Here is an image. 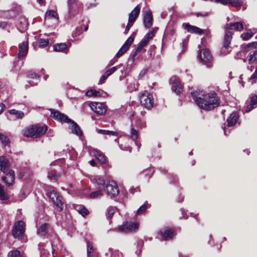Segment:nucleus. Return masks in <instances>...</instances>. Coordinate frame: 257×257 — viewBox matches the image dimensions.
I'll use <instances>...</instances> for the list:
<instances>
[{
	"label": "nucleus",
	"instance_id": "obj_41",
	"mask_svg": "<svg viewBox=\"0 0 257 257\" xmlns=\"http://www.w3.org/2000/svg\"><path fill=\"white\" fill-rule=\"evenodd\" d=\"M0 141L5 146H8L10 144V140L9 138L1 133H0Z\"/></svg>",
	"mask_w": 257,
	"mask_h": 257
},
{
	"label": "nucleus",
	"instance_id": "obj_3",
	"mask_svg": "<svg viewBox=\"0 0 257 257\" xmlns=\"http://www.w3.org/2000/svg\"><path fill=\"white\" fill-rule=\"evenodd\" d=\"M47 131L46 125H40L38 124L31 125L23 130V134L26 137L37 138L44 135Z\"/></svg>",
	"mask_w": 257,
	"mask_h": 257
},
{
	"label": "nucleus",
	"instance_id": "obj_14",
	"mask_svg": "<svg viewBox=\"0 0 257 257\" xmlns=\"http://www.w3.org/2000/svg\"><path fill=\"white\" fill-rule=\"evenodd\" d=\"M6 175L2 177V180L7 185L10 186L12 185L14 183L15 178V172L13 170H9L6 173H4Z\"/></svg>",
	"mask_w": 257,
	"mask_h": 257
},
{
	"label": "nucleus",
	"instance_id": "obj_26",
	"mask_svg": "<svg viewBox=\"0 0 257 257\" xmlns=\"http://www.w3.org/2000/svg\"><path fill=\"white\" fill-rule=\"evenodd\" d=\"M140 8L139 6L136 7L129 15L128 21L134 23L136 19L139 16L140 12Z\"/></svg>",
	"mask_w": 257,
	"mask_h": 257
},
{
	"label": "nucleus",
	"instance_id": "obj_45",
	"mask_svg": "<svg viewBox=\"0 0 257 257\" xmlns=\"http://www.w3.org/2000/svg\"><path fill=\"white\" fill-rule=\"evenodd\" d=\"M148 43L149 42L146 39L143 38V39L141 40V41L139 43L138 45V51L142 50L144 47L148 45Z\"/></svg>",
	"mask_w": 257,
	"mask_h": 257
},
{
	"label": "nucleus",
	"instance_id": "obj_33",
	"mask_svg": "<svg viewBox=\"0 0 257 257\" xmlns=\"http://www.w3.org/2000/svg\"><path fill=\"white\" fill-rule=\"evenodd\" d=\"M257 104V95L252 96L250 98V102L246 107V112L250 111L254 107V105Z\"/></svg>",
	"mask_w": 257,
	"mask_h": 257
},
{
	"label": "nucleus",
	"instance_id": "obj_13",
	"mask_svg": "<svg viewBox=\"0 0 257 257\" xmlns=\"http://www.w3.org/2000/svg\"><path fill=\"white\" fill-rule=\"evenodd\" d=\"M134 38L130 36L124 42L121 48L119 50L115 56V58H119L129 48L133 43Z\"/></svg>",
	"mask_w": 257,
	"mask_h": 257
},
{
	"label": "nucleus",
	"instance_id": "obj_35",
	"mask_svg": "<svg viewBox=\"0 0 257 257\" xmlns=\"http://www.w3.org/2000/svg\"><path fill=\"white\" fill-rule=\"evenodd\" d=\"M9 112L11 114L15 115L18 119H22L25 115L23 111L14 109L10 110Z\"/></svg>",
	"mask_w": 257,
	"mask_h": 257
},
{
	"label": "nucleus",
	"instance_id": "obj_10",
	"mask_svg": "<svg viewBox=\"0 0 257 257\" xmlns=\"http://www.w3.org/2000/svg\"><path fill=\"white\" fill-rule=\"evenodd\" d=\"M105 189L106 190L107 195L110 198L117 196L119 193L117 184L113 181H109Z\"/></svg>",
	"mask_w": 257,
	"mask_h": 257
},
{
	"label": "nucleus",
	"instance_id": "obj_6",
	"mask_svg": "<svg viewBox=\"0 0 257 257\" xmlns=\"http://www.w3.org/2000/svg\"><path fill=\"white\" fill-rule=\"evenodd\" d=\"M198 57L200 62L209 67L212 65V56L210 51L207 49H202L200 50Z\"/></svg>",
	"mask_w": 257,
	"mask_h": 257
},
{
	"label": "nucleus",
	"instance_id": "obj_30",
	"mask_svg": "<svg viewBox=\"0 0 257 257\" xmlns=\"http://www.w3.org/2000/svg\"><path fill=\"white\" fill-rule=\"evenodd\" d=\"M257 30L253 29L250 30L249 31L246 33H243L241 34V37L243 40L246 41L249 40L253 35L256 32Z\"/></svg>",
	"mask_w": 257,
	"mask_h": 257
},
{
	"label": "nucleus",
	"instance_id": "obj_40",
	"mask_svg": "<svg viewBox=\"0 0 257 257\" xmlns=\"http://www.w3.org/2000/svg\"><path fill=\"white\" fill-rule=\"evenodd\" d=\"M37 43L39 47L44 48L48 45L49 41L48 39L40 38L38 40Z\"/></svg>",
	"mask_w": 257,
	"mask_h": 257
},
{
	"label": "nucleus",
	"instance_id": "obj_1",
	"mask_svg": "<svg viewBox=\"0 0 257 257\" xmlns=\"http://www.w3.org/2000/svg\"><path fill=\"white\" fill-rule=\"evenodd\" d=\"M192 97L196 104L205 110H211L220 104V100L215 92L205 93L202 91L191 92Z\"/></svg>",
	"mask_w": 257,
	"mask_h": 257
},
{
	"label": "nucleus",
	"instance_id": "obj_51",
	"mask_svg": "<svg viewBox=\"0 0 257 257\" xmlns=\"http://www.w3.org/2000/svg\"><path fill=\"white\" fill-rule=\"evenodd\" d=\"M109 136H117L118 133L116 132L106 130L105 134Z\"/></svg>",
	"mask_w": 257,
	"mask_h": 257
},
{
	"label": "nucleus",
	"instance_id": "obj_17",
	"mask_svg": "<svg viewBox=\"0 0 257 257\" xmlns=\"http://www.w3.org/2000/svg\"><path fill=\"white\" fill-rule=\"evenodd\" d=\"M211 2L215 3H220L221 4L226 5H231L233 7H239L242 5L243 3L242 0H210Z\"/></svg>",
	"mask_w": 257,
	"mask_h": 257
},
{
	"label": "nucleus",
	"instance_id": "obj_57",
	"mask_svg": "<svg viewBox=\"0 0 257 257\" xmlns=\"http://www.w3.org/2000/svg\"><path fill=\"white\" fill-rule=\"evenodd\" d=\"M257 79V70L255 71V72L251 75L249 79L254 80Z\"/></svg>",
	"mask_w": 257,
	"mask_h": 257
},
{
	"label": "nucleus",
	"instance_id": "obj_60",
	"mask_svg": "<svg viewBox=\"0 0 257 257\" xmlns=\"http://www.w3.org/2000/svg\"><path fill=\"white\" fill-rule=\"evenodd\" d=\"M7 26V23L5 22H0V28H4Z\"/></svg>",
	"mask_w": 257,
	"mask_h": 257
},
{
	"label": "nucleus",
	"instance_id": "obj_59",
	"mask_svg": "<svg viewBox=\"0 0 257 257\" xmlns=\"http://www.w3.org/2000/svg\"><path fill=\"white\" fill-rule=\"evenodd\" d=\"M102 92H101L100 91H96L95 90H94V96H101V93Z\"/></svg>",
	"mask_w": 257,
	"mask_h": 257
},
{
	"label": "nucleus",
	"instance_id": "obj_53",
	"mask_svg": "<svg viewBox=\"0 0 257 257\" xmlns=\"http://www.w3.org/2000/svg\"><path fill=\"white\" fill-rule=\"evenodd\" d=\"M85 95L89 97L94 96V90L91 89V90H88L86 92Z\"/></svg>",
	"mask_w": 257,
	"mask_h": 257
},
{
	"label": "nucleus",
	"instance_id": "obj_48",
	"mask_svg": "<svg viewBox=\"0 0 257 257\" xmlns=\"http://www.w3.org/2000/svg\"><path fill=\"white\" fill-rule=\"evenodd\" d=\"M155 36V34H154V31H151L150 32L148 33L144 37L145 39H146L148 42H149Z\"/></svg>",
	"mask_w": 257,
	"mask_h": 257
},
{
	"label": "nucleus",
	"instance_id": "obj_63",
	"mask_svg": "<svg viewBox=\"0 0 257 257\" xmlns=\"http://www.w3.org/2000/svg\"><path fill=\"white\" fill-rule=\"evenodd\" d=\"M146 73V71H142L139 74V77H143Z\"/></svg>",
	"mask_w": 257,
	"mask_h": 257
},
{
	"label": "nucleus",
	"instance_id": "obj_46",
	"mask_svg": "<svg viewBox=\"0 0 257 257\" xmlns=\"http://www.w3.org/2000/svg\"><path fill=\"white\" fill-rule=\"evenodd\" d=\"M20 255V251L18 250L11 251L8 254V257H19Z\"/></svg>",
	"mask_w": 257,
	"mask_h": 257
},
{
	"label": "nucleus",
	"instance_id": "obj_8",
	"mask_svg": "<svg viewBox=\"0 0 257 257\" xmlns=\"http://www.w3.org/2000/svg\"><path fill=\"white\" fill-rule=\"evenodd\" d=\"M232 33L230 31H227L225 33L224 38L223 46L220 50V53L224 55L229 54L231 51L229 45L232 39Z\"/></svg>",
	"mask_w": 257,
	"mask_h": 257
},
{
	"label": "nucleus",
	"instance_id": "obj_43",
	"mask_svg": "<svg viewBox=\"0 0 257 257\" xmlns=\"http://www.w3.org/2000/svg\"><path fill=\"white\" fill-rule=\"evenodd\" d=\"M115 208L112 206H109L107 208L106 211V216L108 218L110 219L112 218L115 212Z\"/></svg>",
	"mask_w": 257,
	"mask_h": 257
},
{
	"label": "nucleus",
	"instance_id": "obj_4",
	"mask_svg": "<svg viewBox=\"0 0 257 257\" xmlns=\"http://www.w3.org/2000/svg\"><path fill=\"white\" fill-rule=\"evenodd\" d=\"M47 196L53 202L59 212H61L63 209V202L62 197L54 189L49 190L47 193Z\"/></svg>",
	"mask_w": 257,
	"mask_h": 257
},
{
	"label": "nucleus",
	"instance_id": "obj_49",
	"mask_svg": "<svg viewBox=\"0 0 257 257\" xmlns=\"http://www.w3.org/2000/svg\"><path fill=\"white\" fill-rule=\"evenodd\" d=\"M147 208V206L146 204L142 205L138 209L137 213L138 214H141L145 212Z\"/></svg>",
	"mask_w": 257,
	"mask_h": 257
},
{
	"label": "nucleus",
	"instance_id": "obj_64",
	"mask_svg": "<svg viewBox=\"0 0 257 257\" xmlns=\"http://www.w3.org/2000/svg\"><path fill=\"white\" fill-rule=\"evenodd\" d=\"M106 132V130H99L98 131V133L99 134H102L105 135Z\"/></svg>",
	"mask_w": 257,
	"mask_h": 257
},
{
	"label": "nucleus",
	"instance_id": "obj_62",
	"mask_svg": "<svg viewBox=\"0 0 257 257\" xmlns=\"http://www.w3.org/2000/svg\"><path fill=\"white\" fill-rule=\"evenodd\" d=\"M90 165L92 166H95V162L94 160H91L89 162Z\"/></svg>",
	"mask_w": 257,
	"mask_h": 257
},
{
	"label": "nucleus",
	"instance_id": "obj_55",
	"mask_svg": "<svg viewBox=\"0 0 257 257\" xmlns=\"http://www.w3.org/2000/svg\"><path fill=\"white\" fill-rule=\"evenodd\" d=\"M246 46L247 48H249L250 47L256 48L257 47V42H253L251 43H249Z\"/></svg>",
	"mask_w": 257,
	"mask_h": 257
},
{
	"label": "nucleus",
	"instance_id": "obj_27",
	"mask_svg": "<svg viewBox=\"0 0 257 257\" xmlns=\"http://www.w3.org/2000/svg\"><path fill=\"white\" fill-rule=\"evenodd\" d=\"M94 155L96 158L101 163L104 164L106 162L105 156L99 151L97 150H93Z\"/></svg>",
	"mask_w": 257,
	"mask_h": 257
},
{
	"label": "nucleus",
	"instance_id": "obj_23",
	"mask_svg": "<svg viewBox=\"0 0 257 257\" xmlns=\"http://www.w3.org/2000/svg\"><path fill=\"white\" fill-rule=\"evenodd\" d=\"M243 29V26L241 23L235 22L234 23H230L226 24V30L227 32L228 30H234L236 31H240Z\"/></svg>",
	"mask_w": 257,
	"mask_h": 257
},
{
	"label": "nucleus",
	"instance_id": "obj_52",
	"mask_svg": "<svg viewBox=\"0 0 257 257\" xmlns=\"http://www.w3.org/2000/svg\"><path fill=\"white\" fill-rule=\"evenodd\" d=\"M134 23H132V22H128V24L125 28V29L124 30V34H127L128 33V32L129 31L130 28H131V27L133 26Z\"/></svg>",
	"mask_w": 257,
	"mask_h": 257
},
{
	"label": "nucleus",
	"instance_id": "obj_15",
	"mask_svg": "<svg viewBox=\"0 0 257 257\" xmlns=\"http://www.w3.org/2000/svg\"><path fill=\"white\" fill-rule=\"evenodd\" d=\"M19 51L18 54V58L19 59H23L25 58L28 53V43L27 41H24L21 44H20Z\"/></svg>",
	"mask_w": 257,
	"mask_h": 257
},
{
	"label": "nucleus",
	"instance_id": "obj_2",
	"mask_svg": "<svg viewBox=\"0 0 257 257\" xmlns=\"http://www.w3.org/2000/svg\"><path fill=\"white\" fill-rule=\"evenodd\" d=\"M49 110L51 111V116L53 118L61 122L71 123L69 128L72 133L78 136L82 135V132L79 125L73 120L69 118L67 115L54 109L51 108Z\"/></svg>",
	"mask_w": 257,
	"mask_h": 257
},
{
	"label": "nucleus",
	"instance_id": "obj_31",
	"mask_svg": "<svg viewBox=\"0 0 257 257\" xmlns=\"http://www.w3.org/2000/svg\"><path fill=\"white\" fill-rule=\"evenodd\" d=\"M48 226V223L42 224L38 229L37 233L40 236H45L47 232Z\"/></svg>",
	"mask_w": 257,
	"mask_h": 257
},
{
	"label": "nucleus",
	"instance_id": "obj_34",
	"mask_svg": "<svg viewBox=\"0 0 257 257\" xmlns=\"http://www.w3.org/2000/svg\"><path fill=\"white\" fill-rule=\"evenodd\" d=\"M133 126L139 129H143L146 127V122L141 118H137L135 124Z\"/></svg>",
	"mask_w": 257,
	"mask_h": 257
},
{
	"label": "nucleus",
	"instance_id": "obj_50",
	"mask_svg": "<svg viewBox=\"0 0 257 257\" xmlns=\"http://www.w3.org/2000/svg\"><path fill=\"white\" fill-rule=\"evenodd\" d=\"M27 77L31 78L32 79H36V78H39L40 77V76L38 74L34 73L28 74L27 75Z\"/></svg>",
	"mask_w": 257,
	"mask_h": 257
},
{
	"label": "nucleus",
	"instance_id": "obj_22",
	"mask_svg": "<svg viewBox=\"0 0 257 257\" xmlns=\"http://www.w3.org/2000/svg\"><path fill=\"white\" fill-rule=\"evenodd\" d=\"M69 7V13L70 16H74L75 11L78 8V4L77 0H68Z\"/></svg>",
	"mask_w": 257,
	"mask_h": 257
},
{
	"label": "nucleus",
	"instance_id": "obj_7",
	"mask_svg": "<svg viewBox=\"0 0 257 257\" xmlns=\"http://www.w3.org/2000/svg\"><path fill=\"white\" fill-rule=\"evenodd\" d=\"M140 100L141 104L146 108H151L153 105V98L152 94L147 91L141 94L140 96Z\"/></svg>",
	"mask_w": 257,
	"mask_h": 257
},
{
	"label": "nucleus",
	"instance_id": "obj_29",
	"mask_svg": "<svg viewBox=\"0 0 257 257\" xmlns=\"http://www.w3.org/2000/svg\"><path fill=\"white\" fill-rule=\"evenodd\" d=\"M53 48L57 52H66L67 46L65 43H58L54 45Z\"/></svg>",
	"mask_w": 257,
	"mask_h": 257
},
{
	"label": "nucleus",
	"instance_id": "obj_9",
	"mask_svg": "<svg viewBox=\"0 0 257 257\" xmlns=\"http://www.w3.org/2000/svg\"><path fill=\"white\" fill-rule=\"evenodd\" d=\"M138 228L139 225L137 223L127 221L124 225L119 226L118 230L121 232L130 233L136 231Z\"/></svg>",
	"mask_w": 257,
	"mask_h": 257
},
{
	"label": "nucleus",
	"instance_id": "obj_37",
	"mask_svg": "<svg viewBox=\"0 0 257 257\" xmlns=\"http://www.w3.org/2000/svg\"><path fill=\"white\" fill-rule=\"evenodd\" d=\"M257 62V50L253 52L252 53H250L248 56V63L251 64L255 62Z\"/></svg>",
	"mask_w": 257,
	"mask_h": 257
},
{
	"label": "nucleus",
	"instance_id": "obj_54",
	"mask_svg": "<svg viewBox=\"0 0 257 257\" xmlns=\"http://www.w3.org/2000/svg\"><path fill=\"white\" fill-rule=\"evenodd\" d=\"M141 51V50H139L138 51V47L137 48V49L134 51L132 52V57L133 59H134V58L138 55V54H139L140 52Z\"/></svg>",
	"mask_w": 257,
	"mask_h": 257
},
{
	"label": "nucleus",
	"instance_id": "obj_42",
	"mask_svg": "<svg viewBox=\"0 0 257 257\" xmlns=\"http://www.w3.org/2000/svg\"><path fill=\"white\" fill-rule=\"evenodd\" d=\"M103 195L102 191L101 189H99L96 191L92 192L90 194V197L91 198H96L101 197Z\"/></svg>",
	"mask_w": 257,
	"mask_h": 257
},
{
	"label": "nucleus",
	"instance_id": "obj_32",
	"mask_svg": "<svg viewBox=\"0 0 257 257\" xmlns=\"http://www.w3.org/2000/svg\"><path fill=\"white\" fill-rule=\"evenodd\" d=\"M106 255H110V257H123L121 252L117 250L109 248L108 251L105 253Z\"/></svg>",
	"mask_w": 257,
	"mask_h": 257
},
{
	"label": "nucleus",
	"instance_id": "obj_47",
	"mask_svg": "<svg viewBox=\"0 0 257 257\" xmlns=\"http://www.w3.org/2000/svg\"><path fill=\"white\" fill-rule=\"evenodd\" d=\"M116 70H117V66L113 67L109 69L106 70L104 74L108 77L112 74H113Z\"/></svg>",
	"mask_w": 257,
	"mask_h": 257
},
{
	"label": "nucleus",
	"instance_id": "obj_25",
	"mask_svg": "<svg viewBox=\"0 0 257 257\" xmlns=\"http://www.w3.org/2000/svg\"><path fill=\"white\" fill-rule=\"evenodd\" d=\"M139 137V132L137 131L135 127L132 124L131 128V132L130 134V138L133 141H135L136 145L138 147V150L140 149L141 144H139L138 142H137V140Z\"/></svg>",
	"mask_w": 257,
	"mask_h": 257
},
{
	"label": "nucleus",
	"instance_id": "obj_12",
	"mask_svg": "<svg viewBox=\"0 0 257 257\" xmlns=\"http://www.w3.org/2000/svg\"><path fill=\"white\" fill-rule=\"evenodd\" d=\"M170 83L172 85V90L177 94H179L183 91L182 86L180 80L175 76L172 77L170 79Z\"/></svg>",
	"mask_w": 257,
	"mask_h": 257
},
{
	"label": "nucleus",
	"instance_id": "obj_28",
	"mask_svg": "<svg viewBox=\"0 0 257 257\" xmlns=\"http://www.w3.org/2000/svg\"><path fill=\"white\" fill-rule=\"evenodd\" d=\"M87 257H99L96 252H94V249L90 242H87Z\"/></svg>",
	"mask_w": 257,
	"mask_h": 257
},
{
	"label": "nucleus",
	"instance_id": "obj_20",
	"mask_svg": "<svg viewBox=\"0 0 257 257\" xmlns=\"http://www.w3.org/2000/svg\"><path fill=\"white\" fill-rule=\"evenodd\" d=\"M10 163L9 160L5 157H1L0 158V168L4 173H6L9 170Z\"/></svg>",
	"mask_w": 257,
	"mask_h": 257
},
{
	"label": "nucleus",
	"instance_id": "obj_5",
	"mask_svg": "<svg viewBox=\"0 0 257 257\" xmlns=\"http://www.w3.org/2000/svg\"><path fill=\"white\" fill-rule=\"evenodd\" d=\"M25 231V224L21 220L15 222L12 229L13 236L15 238L21 239L24 236Z\"/></svg>",
	"mask_w": 257,
	"mask_h": 257
},
{
	"label": "nucleus",
	"instance_id": "obj_18",
	"mask_svg": "<svg viewBox=\"0 0 257 257\" xmlns=\"http://www.w3.org/2000/svg\"><path fill=\"white\" fill-rule=\"evenodd\" d=\"M153 15L151 11L149 10L145 13L144 16V24L146 28H149L153 25Z\"/></svg>",
	"mask_w": 257,
	"mask_h": 257
},
{
	"label": "nucleus",
	"instance_id": "obj_19",
	"mask_svg": "<svg viewBox=\"0 0 257 257\" xmlns=\"http://www.w3.org/2000/svg\"><path fill=\"white\" fill-rule=\"evenodd\" d=\"M183 26L188 32L197 34L200 35L204 33V30L196 26L191 25L189 24H184Z\"/></svg>",
	"mask_w": 257,
	"mask_h": 257
},
{
	"label": "nucleus",
	"instance_id": "obj_24",
	"mask_svg": "<svg viewBox=\"0 0 257 257\" xmlns=\"http://www.w3.org/2000/svg\"><path fill=\"white\" fill-rule=\"evenodd\" d=\"M93 182L98 186V187L105 189L109 181H105L103 177L97 176L93 179Z\"/></svg>",
	"mask_w": 257,
	"mask_h": 257
},
{
	"label": "nucleus",
	"instance_id": "obj_16",
	"mask_svg": "<svg viewBox=\"0 0 257 257\" xmlns=\"http://www.w3.org/2000/svg\"><path fill=\"white\" fill-rule=\"evenodd\" d=\"M158 234H160L165 240L172 239L175 235L174 231L172 229L168 228L161 230L158 232Z\"/></svg>",
	"mask_w": 257,
	"mask_h": 257
},
{
	"label": "nucleus",
	"instance_id": "obj_61",
	"mask_svg": "<svg viewBox=\"0 0 257 257\" xmlns=\"http://www.w3.org/2000/svg\"><path fill=\"white\" fill-rule=\"evenodd\" d=\"M5 107V105L4 104H3V103L0 104V114H1L2 113Z\"/></svg>",
	"mask_w": 257,
	"mask_h": 257
},
{
	"label": "nucleus",
	"instance_id": "obj_21",
	"mask_svg": "<svg viewBox=\"0 0 257 257\" xmlns=\"http://www.w3.org/2000/svg\"><path fill=\"white\" fill-rule=\"evenodd\" d=\"M238 118L239 115L237 112L234 111L232 112L227 119V126L230 127L234 125L238 119Z\"/></svg>",
	"mask_w": 257,
	"mask_h": 257
},
{
	"label": "nucleus",
	"instance_id": "obj_36",
	"mask_svg": "<svg viewBox=\"0 0 257 257\" xmlns=\"http://www.w3.org/2000/svg\"><path fill=\"white\" fill-rule=\"evenodd\" d=\"M45 18H55L58 19V16L57 13L54 10H48L45 14Z\"/></svg>",
	"mask_w": 257,
	"mask_h": 257
},
{
	"label": "nucleus",
	"instance_id": "obj_39",
	"mask_svg": "<svg viewBox=\"0 0 257 257\" xmlns=\"http://www.w3.org/2000/svg\"><path fill=\"white\" fill-rule=\"evenodd\" d=\"M8 198V195L5 192L4 186L0 184V199L1 200H6Z\"/></svg>",
	"mask_w": 257,
	"mask_h": 257
},
{
	"label": "nucleus",
	"instance_id": "obj_58",
	"mask_svg": "<svg viewBox=\"0 0 257 257\" xmlns=\"http://www.w3.org/2000/svg\"><path fill=\"white\" fill-rule=\"evenodd\" d=\"M127 116L128 118H131L135 115V112L133 111H129L127 113Z\"/></svg>",
	"mask_w": 257,
	"mask_h": 257
},
{
	"label": "nucleus",
	"instance_id": "obj_44",
	"mask_svg": "<svg viewBox=\"0 0 257 257\" xmlns=\"http://www.w3.org/2000/svg\"><path fill=\"white\" fill-rule=\"evenodd\" d=\"M48 177L51 179L56 180L60 176L59 174H57L54 170H52L48 173Z\"/></svg>",
	"mask_w": 257,
	"mask_h": 257
},
{
	"label": "nucleus",
	"instance_id": "obj_56",
	"mask_svg": "<svg viewBox=\"0 0 257 257\" xmlns=\"http://www.w3.org/2000/svg\"><path fill=\"white\" fill-rule=\"evenodd\" d=\"M107 78V77L104 74H103L101 77H100L99 83H103L105 80Z\"/></svg>",
	"mask_w": 257,
	"mask_h": 257
},
{
	"label": "nucleus",
	"instance_id": "obj_38",
	"mask_svg": "<svg viewBox=\"0 0 257 257\" xmlns=\"http://www.w3.org/2000/svg\"><path fill=\"white\" fill-rule=\"evenodd\" d=\"M76 210L83 217H85L89 214V211L83 206L80 205L78 206Z\"/></svg>",
	"mask_w": 257,
	"mask_h": 257
},
{
	"label": "nucleus",
	"instance_id": "obj_11",
	"mask_svg": "<svg viewBox=\"0 0 257 257\" xmlns=\"http://www.w3.org/2000/svg\"><path fill=\"white\" fill-rule=\"evenodd\" d=\"M92 110L99 115L104 114L106 111V105L101 102H94L90 104Z\"/></svg>",
	"mask_w": 257,
	"mask_h": 257
}]
</instances>
